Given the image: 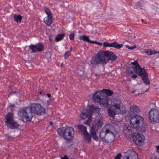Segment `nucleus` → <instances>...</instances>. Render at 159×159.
Wrapping results in <instances>:
<instances>
[{
	"instance_id": "nucleus-14",
	"label": "nucleus",
	"mask_w": 159,
	"mask_h": 159,
	"mask_svg": "<svg viewBox=\"0 0 159 159\" xmlns=\"http://www.w3.org/2000/svg\"><path fill=\"white\" fill-rule=\"evenodd\" d=\"M91 116L90 113H89V110L87 109L83 110L80 115V117L83 119H84L87 117L88 118L85 123L86 125H89V123L90 121L89 118Z\"/></svg>"
},
{
	"instance_id": "nucleus-13",
	"label": "nucleus",
	"mask_w": 159,
	"mask_h": 159,
	"mask_svg": "<svg viewBox=\"0 0 159 159\" xmlns=\"http://www.w3.org/2000/svg\"><path fill=\"white\" fill-rule=\"evenodd\" d=\"M121 103V100L118 98L113 99L111 102V104L112 106H113L116 109L118 110L119 111V113L120 114L122 113L123 111L125 109L124 107H121L122 109V110H120V104Z\"/></svg>"
},
{
	"instance_id": "nucleus-52",
	"label": "nucleus",
	"mask_w": 159,
	"mask_h": 159,
	"mask_svg": "<svg viewBox=\"0 0 159 159\" xmlns=\"http://www.w3.org/2000/svg\"><path fill=\"white\" fill-rule=\"evenodd\" d=\"M42 92H39V93L40 94H42Z\"/></svg>"
},
{
	"instance_id": "nucleus-23",
	"label": "nucleus",
	"mask_w": 159,
	"mask_h": 159,
	"mask_svg": "<svg viewBox=\"0 0 159 159\" xmlns=\"http://www.w3.org/2000/svg\"><path fill=\"white\" fill-rule=\"evenodd\" d=\"M158 53H159V52L157 50L146 49L145 54L148 55H152Z\"/></svg>"
},
{
	"instance_id": "nucleus-12",
	"label": "nucleus",
	"mask_w": 159,
	"mask_h": 159,
	"mask_svg": "<svg viewBox=\"0 0 159 159\" xmlns=\"http://www.w3.org/2000/svg\"><path fill=\"white\" fill-rule=\"evenodd\" d=\"M29 47L32 50L31 53L41 52L44 49L43 44L40 43L35 45L31 44L29 46Z\"/></svg>"
},
{
	"instance_id": "nucleus-53",
	"label": "nucleus",
	"mask_w": 159,
	"mask_h": 159,
	"mask_svg": "<svg viewBox=\"0 0 159 159\" xmlns=\"http://www.w3.org/2000/svg\"><path fill=\"white\" fill-rule=\"evenodd\" d=\"M154 30H153L152 33H153V32H155Z\"/></svg>"
},
{
	"instance_id": "nucleus-39",
	"label": "nucleus",
	"mask_w": 159,
	"mask_h": 159,
	"mask_svg": "<svg viewBox=\"0 0 159 159\" xmlns=\"http://www.w3.org/2000/svg\"><path fill=\"white\" fill-rule=\"evenodd\" d=\"M122 155L120 153H119L117 154L115 157V159H120Z\"/></svg>"
},
{
	"instance_id": "nucleus-2",
	"label": "nucleus",
	"mask_w": 159,
	"mask_h": 159,
	"mask_svg": "<svg viewBox=\"0 0 159 159\" xmlns=\"http://www.w3.org/2000/svg\"><path fill=\"white\" fill-rule=\"evenodd\" d=\"M131 64L133 65V66L130 67L127 70L128 73L130 74H133L134 72L137 74L139 75L143 76L142 77L143 82L146 85H149L150 84V81L148 78V73L145 70L141 68L136 61L132 62Z\"/></svg>"
},
{
	"instance_id": "nucleus-9",
	"label": "nucleus",
	"mask_w": 159,
	"mask_h": 159,
	"mask_svg": "<svg viewBox=\"0 0 159 159\" xmlns=\"http://www.w3.org/2000/svg\"><path fill=\"white\" fill-rule=\"evenodd\" d=\"M148 118L152 123L159 121V111L156 108H152L149 112Z\"/></svg>"
},
{
	"instance_id": "nucleus-54",
	"label": "nucleus",
	"mask_w": 159,
	"mask_h": 159,
	"mask_svg": "<svg viewBox=\"0 0 159 159\" xmlns=\"http://www.w3.org/2000/svg\"><path fill=\"white\" fill-rule=\"evenodd\" d=\"M132 93H134V91H132Z\"/></svg>"
},
{
	"instance_id": "nucleus-15",
	"label": "nucleus",
	"mask_w": 159,
	"mask_h": 159,
	"mask_svg": "<svg viewBox=\"0 0 159 159\" xmlns=\"http://www.w3.org/2000/svg\"><path fill=\"white\" fill-rule=\"evenodd\" d=\"M139 108L137 106L134 105L130 107L129 112V116H134L136 114L139 112Z\"/></svg>"
},
{
	"instance_id": "nucleus-37",
	"label": "nucleus",
	"mask_w": 159,
	"mask_h": 159,
	"mask_svg": "<svg viewBox=\"0 0 159 159\" xmlns=\"http://www.w3.org/2000/svg\"><path fill=\"white\" fill-rule=\"evenodd\" d=\"M103 45L104 47H110V43L107 42H105L103 43Z\"/></svg>"
},
{
	"instance_id": "nucleus-4",
	"label": "nucleus",
	"mask_w": 159,
	"mask_h": 159,
	"mask_svg": "<svg viewBox=\"0 0 159 159\" xmlns=\"http://www.w3.org/2000/svg\"><path fill=\"white\" fill-rule=\"evenodd\" d=\"M107 52L103 50L100 51L97 56L93 57L90 61V63L93 65L98 64H106L108 62Z\"/></svg>"
},
{
	"instance_id": "nucleus-11",
	"label": "nucleus",
	"mask_w": 159,
	"mask_h": 159,
	"mask_svg": "<svg viewBox=\"0 0 159 159\" xmlns=\"http://www.w3.org/2000/svg\"><path fill=\"white\" fill-rule=\"evenodd\" d=\"M133 139L135 143L138 146L142 145L145 139V136L143 134L136 133H134Z\"/></svg>"
},
{
	"instance_id": "nucleus-27",
	"label": "nucleus",
	"mask_w": 159,
	"mask_h": 159,
	"mask_svg": "<svg viewBox=\"0 0 159 159\" xmlns=\"http://www.w3.org/2000/svg\"><path fill=\"white\" fill-rule=\"evenodd\" d=\"M124 132L126 135L130 134L133 133L131 128L130 127H125L124 129Z\"/></svg>"
},
{
	"instance_id": "nucleus-20",
	"label": "nucleus",
	"mask_w": 159,
	"mask_h": 159,
	"mask_svg": "<svg viewBox=\"0 0 159 159\" xmlns=\"http://www.w3.org/2000/svg\"><path fill=\"white\" fill-rule=\"evenodd\" d=\"M93 128V127H91L90 134L93 140L97 141L98 140V138L96 134L95 129Z\"/></svg>"
},
{
	"instance_id": "nucleus-47",
	"label": "nucleus",
	"mask_w": 159,
	"mask_h": 159,
	"mask_svg": "<svg viewBox=\"0 0 159 159\" xmlns=\"http://www.w3.org/2000/svg\"><path fill=\"white\" fill-rule=\"evenodd\" d=\"M15 107V106L14 105H11L9 106V108H11V107Z\"/></svg>"
},
{
	"instance_id": "nucleus-50",
	"label": "nucleus",
	"mask_w": 159,
	"mask_h": 159,
	"mask_svg": "<svg viewBox=\"0 0 159 159\" xmlns=\"http://www.w3.org/2000/svg\"><path fill=\"white\" fill-rule=\"evenodd\" d=\"M70 52H71L72 51V50L73 48H72V47H70Z\"/></svg>"
},
{
	"instance_id": "nucleus-5",
	"label": "nucleus",
	"mask_w": 159,
	"mask_h": 159,
	"mask_svg": "<svg viewBox=\"0 0 159 159\" xmlns=\"http://www.w3.org/2000/svg\"><path fill=\"white\" fill-rule=\"evenodd\" d=\"M92 98L94 102L99 103L100 105H102L104 107H107L109 106V98L103 95L102 91L96 92L93 95Z\"/></svg>"
},
{
	"instance_id": "nucleus-43",
	"label": "nucleus",
	"mask_w": 159,
	"mask_h": 159,
	"mask_svg": "<svg viewBox=\"0 0 159 159\" xmlns=\"http://www.w3.org/2000/svg\"><path fill=\"white\" fill-rule=\"evenodd\" d=\"M132 77L133 78H136L137 77V75L136 74H133Z\"/></svg>"
},
{
	"instance_id": "nucleus-22",
	"label": "nucleus",
	"mask_w": 159,
	"mask_h": 159,
	"mask_svg": "<svg viewBox=\"0 0 159 159\" xmlns=\"http://www.w3.org/2000/svg\"><path fill=\"white\" fill-rule=\"evenodd\" d=\"M99 91H102L103 93V95H105V94H106V95L107 96H111L114 93L112 91L109 89H103L102 90H99Z\"/></svg>"
},
{
	"instance_id": "nucleus-49",
	"label": "nucleus",
	"mask_w": 159,
	"mask_h": 159,
	"mask_svg": "<svg viewBox=\"0 0 159 159\" xmlns=\"http://www.w3.org/2000/svg\"><path fill=\"white\" fill-rule=\"evenodd\" d=\"M52 124H53V123H52V122H50V125H52Z\"/></svg>"
},
{
	"instance_id": "nucleus-26",
	"label": "nucleus",
	"mask_w": 159,
	"mask_h": 159,
	"mask_svg": "<svg viewBox=\"0 0 159 159\" xmlns=\"http://www.w3.org/2000/svg\"><path fill=\"white\" fill-rule=\"evenodd\" d=\"M84 139L88 141L89 142H90L91 140V137L90 134L87 131H86L84 132Z\"/></svg>"
},
{
	"instance_id": "nucleus-35",
	"label": "nucleus",
	"mask_w": 159,
	"mask_h": 159,
	"mask_svg": "<svg viewBox=\"0 0 159 159\" xmlns=\"http://www.w3.org/2000/svg\"><path fill=\"white\" fill-rule=\"evenodd\" d=\"M75 34L74 33H72L69 35V38L70 40H73L74 39Z\"/></svg>"
},
{
	"instance_id": "nucleus-40",
	"label": "nucleus",
	"mask_w": 159,
	"mask_h": 159,
	"mask_svg": "<svg viewBox=\"0 0 159 159\" xmlns=\"http://www.w3.org/2000/svg\"><path fill=\"white\" fill-rule=\"evenodd\" d=\"M93 42H94L92 43H95L98 44L100 46H101L102 44V43H100V42H97V41H93Z\"/></svg>"
},
{
	"instance_id": "nucleus-7",
	"label": "nucleus",
	"mask_w": 159,
	"mask_h": 159,
	"mask_svg": "<svg viewBox=\"0 0 159 159\" xmlns=\"http://www.w3.org/2000/svg\"><path fill=\"white\" fill-rule=\"evenodd\" d=\"M107 132L106 133L108 134L109 137H106V142L109 143L113 141L115 137L116 130L114 127L111 124H108L106 125L103 127Z\"/></svg>"
},
{
	"instance_id": "nucleus-31",
	"label": "nucleus",
	"mask_w": 159,
	"mask_h": 159,
	"mask_svg": "<svg viewBox=\"0 0 159 159\" xmlns=\"http://www.w3.org/2000/svg\"><path fill=\"white\" fill-rule=\"evenodd\" d=\"M44 11L45 13L47 14V16H52L53 14L51 13V11L48 8L45 7Z\"/></svg>"
},
{
	"instance_id": "nucleus-51",
	"label": "nucleus",
	"mask_w": 159,
	"mask_h": 159,
	"mask_svg": "<svg viewBox=\"0 0 159 159\" xmlns=\"http://www.w3.org/2000/svg\"><path fill=\"white\" fill-rule=\"evenodd\" d=\"M10 108L11 109V111H13V107H11V108Z\"/></svg>"
},
{
	"instance_id": "nucleus-45",
	"label": "nucleus",
	"mask_w": 159,
	"mask_h": 159,
	"mask_svg": "<svg viewBox=\"0 0 159 159\" xmlns=\"http://www.w3.org/2000/svg\"><path fill=\"white\" fill-rule=\"evenodd\" d=\"M156 148L158 152L159 153V146H156Z\"/></svg>"
},
{
	"instance_id": "nucleus-30",
	"label": "nucleus",
	"mask_w": 159,
	"mask_h": 159,
	"mask_svg": "<svg viewBox=\"0 0 159 159\" xmlns=\"http://www.w3.org/2000/svg\"><path fill=\"white\" fill-rule=\"evenodd\" d=\"M108 113L109 116L111 117H113L116 114L115 111L114 110H111V109H108Z\"/></svg>"
},
{
	"instance_id": "nucleus-38",
	"label": "nucleus",
	"mask_w": 159,
	"mask_h": 159,
	"mask_svg": "<svg viewBox=\"0 0 159 159\" xmlns=\"http://www.w3.org/2000/svg\"><path fill=\"white\" fill-rule=\"evenodd\" d=\"M45 56L48 58H50L51 57V54L50 52H48L46 54Z\"/></svg>"
},
{
	"instance_id": "nucleus-24",
	"label": "nucleus",
	"mask_w": 159,
	"mask_h": 159,
	"mask_svg": "<svg viewBox=\"0 0 159 159\" xmlns=\"http://www.w3.org/2000/svg\"><path fill=\"white\" fill-rule=\"evenodd\" d=\"M123 46V44H118L115 41L112 43H110V47H115V48L119 49Z\"/></svg>"
},
{
	"instance_id": "nucleus-21",
	"label": "nucleus",
	"mask_w": 159,
	"mask_h": 159,
	"mask_svg": "<svg viewBox=\"0 0 159 159\" xmlns=\"http://www.w3.org/2000/svg\"><path fill=\"white\" fill-rule=\"evenodd\" d=\"M53 18L52 16H47L44 19V22L48 26H50L52 22Z\"/></svg>"
},
{
	"instance_id": "nucleus-44",
	"label": "nucleus",
	"mask_w": 159,
	"mask_h": 159,
	"mask_svg": "<svg viewBox=\"0 0 159 159\" xmlns=\"http://www.w3.org/2000/svg\"><path fill=\"white\" fill-rule=\"evenodd\" d=\"M61 159H69L68 157L65 155L64 156V157H61Z\"/></svg>"
},
{
	"instance_id": "nucleus-16",
	"label": "nucleus",
	"mask_w": 159,
	"mask_h": 159,
	"mask_svg": "<svg viewBox=\"0 0 159 159\" xmlns=\"http://www.w3.org/2000/svg\"><path fill=\"white\" fill-rule=\"evenodd\" d=\"M88 110H89V113H90L91 116L93 113L98 114L97 115H99L100 114L99 113L100 108L97 107H94L93 105H90L89 106V109Z\"/></svg>"
},
{
	"instance_id": "nucleus-42",
	"label": "nucleus",
	"mask_w": 159,
	"mask_h": 159,
	"mask_svg": "<svg viewBox=\"0 0 159 159\" xmlns=\"http://www.w3.org/2000/svg\"><path fill=\"white\" fill-rule=\"evenodd\" d=\"M136 5L137 6H140V7H142L143 6L142 4L140 2H136Z\"/></svg>"
},
{
	"instance_id": "nucleus-33",
	"label": "nucleus",
	"mask_w": 159,
	"mask_h": 159,
	"mask_svg": "<svg viewBox=\"0 0 159 159\" xmlns=\"http://www.w3.org/2000/svg\"><path fill=\"white\" fill-rule=\"evenodd\" d=\"M70 56V51H67L64 54V57L65 59H66Z\"/></svg>"
},
{
	"instance_id": "nucleus-18",
	"label": "nucleus",
	"mask_w": 159,
	"mask_h": 159,
	"mask_svg": "<svg viewBox=\"0 0 159 159\" xmlns=\"http://www.w3.org/2000/svg\"><path fill=\"white\" fill-rule=\"evenodd\" d=\"M128 153L129 154V156L126 157V159H138V156L137 153L134 152L129 151H128Z\"/></svg>"
},
{
	"instance_id": "nucleus-10",
	"label": "nucleus",
	"mask_w": 159,
	"mask_h": 159,
	"mask_svg": "<svg viewBox=\"0 0 159 159\" xmlns=\"http://www.w3.org/2000/svg\"><path fill=\"white\" fill-rule=\"evenodd\" d=\"M96 116V118L94 119V124L91 127H93L94 129L97 130L98 128H101L102 125L103 123L102 118L103 117V116L102 114L100 113L98 116Z\"/></svg>"
},
{
	"instance_id": "nucleus-25",
	"label": "nucleus",
	"mask_w": 159,
	"mask_h": 159,
	"mask_svg": "<svg viewBox=\"0 0 159 159\" xmlns=\"http://www.w3.org/2000/svg\"><path fill=\"white\" fill-rule=\"evenodd\" d=\"M13 17L14 21H16L17 23L21 22L22 19V16L21 15L15 14L14 15Z\"/></svg>"
},
{
	"instance_id": "nucleus-19",
	"label": "nucleus",
	"mask_w": 159,
	"mask_h": 159,
	"mask_svg": "<svg viewBox=\"0 0 159 159\" xmlns=\"http://www.w3.org/2000/svg\"><path fill=\"white\" fill-rule=\"evenodd\" d=\"M107 132L103 128H102L101 131L100 132V133L99 135V137L103 141L106 142V138L108 137L107 136H106V135H107L108 134L107 133H106Z\"/></svg>"
},
{
	"instance_id": "nucleus-29",
	"label": "nucleus",
	"mask_w": 159,
	"mask_h": 159,
	"mask_svg": "<svg viewBox=\"0 0 159 159\" xmlns=\"http://www.w3.org/2000/svg\"><path fill=\"white\" fill-rule=\"evenodd\" d=\"M65 36L64 34H59L56 36L55 41L56 42H58L59 41L62 39L63 37Z\"/></svg>"
},
{
	"instance_id": "nucleus-46",
	"label": "nucleus",
	"mask_w": 159,
	"mask_h": 159,
	"mask_svg": "<svg viewBox=\"0 0 159 159\" xmlns=\"http://www.w3.org/2000/svg\"><path fill=\"white\" fill-rule=\"evenodd\" d=\"M151 159H159V158L155 156L152 157Z\"/></svg>"
},
{
	"instance_id": "nucleus-41",
	"label": "nucleus",
	"mask_w": 159,
	"mask_h": 159,
	"mask_svg": "<svg viewBox=\"0 0 159 159\" xmlns=\"http://www.w3.org/2000/svg\"><path fill=\"white\" fill-rule=\"evenodd\" d=\"M141 52L143 54H145L146 49H141Z\"/></svg>"
},
{
	"instance_id": "nucleus-32",
	"label": "nucleus",
	"mask_w": 159,
	"mask_h": 159,
	"mask_svg": "<svg viewBox=\"0 0 159 159\" xmlns=\"http://www.w3.org/2000/svg\"><path fill=\"white\" fill-rule=\"evenodd\" d=\"M78 127L80 129L84 131V132L86 131V127L82 125H79Z\"/></svg>"
},
{
	"instance_id": "nucleus-17",
	"label": "nucleus",
	"mask_w": 159,
	"mask_h": 159,
	"mask_svg": "<svg viewBox=\"0 0 159 159\" xmlns=\"http://www.w3.org/2000/svg\"><path fill=\"white\" fill-rule=\"evenodd\" d=\"M107 55L108 62L110 60L111 61H113L117 59V56H116L112 52H109L108 51H107Z\"/></svg>"
},
{
	"instance_id": "nucleus-8",
	"label": "nucleus",
	"mask_w": 159,
	"mask_h": 159,
	"mask_svg": "<svg viewBox=\"0 0 159 159\" xmlns=\"http://www.w3.org/2000/svg\"><path fill=\"white\" fill-rule=\"evenodd\" d=\"M63 134V138L67 142H71L73 139L75 131L72 127H67L64 130Z\"/></svg>"
},
{
	"instance_id": "nucleus-34",
	"label": "nucleus",
	"mask_w": 159,
	"mask_h": 159,
	"mask_svg": "<svg viewBox=\"0 0 159 159\" xmlns=\"http://www.w3.org/2000/svg\"><path fill=\"white\" fill-rule=\"evenodd\" d=\"M57 132L58 134L63 137V131L60 128H58L57 129Z\"/></svg>"
},
{
	"instance_id": "nucleus-6",
	"label": "nucleus",
	"mask_w": 159,
	"mask_h": 159,
	"mask_svg": "<svg viewBox=\"0 0 159 159\" xmlns=\"http://www.w3.org/2000/svg\"><path fill=\"white\" fill-rule=\"evenodd\" d=\"M5 124L7 127L12 129H17L19 125L14 120V115L11 112H8L5 118Z\"/></svg>"
},
{
	"instance_id": "nucleus-28",
	"label": "nucleus",
	"mask_w": 159,
	"mask_h": 159,
	"mask_svg": "<svg viewBox=\"0 0 159 159\" xmlns=\"http://www.w3.org/2000/svg\"><path fill=\"white\" fill-rule=\"evenodd\" d=\"M80 39H82L84 41H85L90 43L94 42L93 41H91L89 40V37L86 35H84L81 37H80Z\"/></svg>"
},
{
	"instance_id": "nucleus-1",
	"label": "nucleus",
	"mask_w": 159,
	"mask_h": 159,
	"mask_svg": "<svg viewBox=\"0 0 159 159\" xmlns=\"http://www.w3.org/2000/svg\"><path fill=\"white\" fill-rule=\"evenodd\" d=\"M33 113L39 116L43 115L45 113V110L39 103H32L29 107L20 110L18 114L19 117L25 122L31 120Z\"/></svg>"
},
{
	"instance_id": "nucleus-48",
	"label": "nucleus",
	"mask_w": 159,
	"mask_h": 159,
	"mask_svg": "<svg viewBox=\"0 0 159 159\" xmlns=\"http://www.w3.org/2000/svg\"><path fill=\"white\" fill-rule=\"evenodd\" d=\"M47 95L49 98L51 97V95L50 94L48 93L47 94Z\"/></svg>"
},
{
	"instance_id": "nucleus-3",
	"label": "nucleus",
	"mask_w": 159,
	"mask_h": 159,
	"mask_svg": "<svg viewBox=\"0 0 159 159\" xmlns=\"http://www.w3.org/2000/svg\"><path fill=\"white\" fill-rule=\"evenodd\" d=\"M130 117V123L134 129L141 132L146 131L147 126L143 117L139 115H136Z\"/></svg>"
},
{
	"instance_id": "nucleus-36",
	"label": "nucleus",
	"mask_w": 159,
	"mask_h": 159,
	"mask_svg": "<svg viewBox=\"0 0 159 159\" xmlns=\"http://www.w3.org/2000/svg\"><path fill=\"white\" fill-rule=\"evenodd\" d=\"M126 47L127 48H128L129 49H131V50H133L134 49L136 48V46L135 45H133V46H131V47H130L128 45H126Z\"/></svg>"
}]
</instances>
